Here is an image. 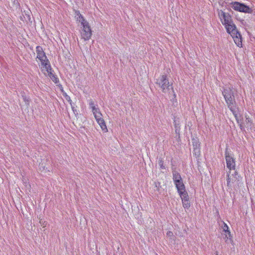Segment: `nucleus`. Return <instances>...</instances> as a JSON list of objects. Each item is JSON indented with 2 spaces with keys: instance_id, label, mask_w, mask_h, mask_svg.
Returning a JSON list of instances; mask_svg holds the SVG:
<instances>
[{
  "instance_id": "nucleus-1",
  "label": "nucleus",
  "mask_w": 255,
  "mask_h": 255,
  "mask_svg": "<svg viewBox=\"0 0 255 255\" xmlns=\"http://www.w3.org/2000/svg\"><path fill=\"white\" fill-rule=\"evenodd\" d=\"M222 93L228 107L236 117L237 114L235 110L236 108V102L235 98V93L233 87H223Z\"/></svg>"
},
{
  "instance_id": "nucleus-2",
  "label": "nucleus",
  "mask_w": 255,
  "mask_h": 255,
  "mask_svg": "<svg viewBox=\"0 0 255 255\" xmlns=\"http://www.w3.org/2000/svg\"><path fill=\"white\" fill-rule=\"evenodd\" d=\"M155 84L161 89L162 92L165 94H170V90L173 92L172 85L169 84L166 75L160 76L156 79Z\"/></svg>"
},
{
  "instance_id": "nucleus-3",
  "label": "nucleus",
  "mask_w": 255,
  "mask_h": 255,
  "mask_svg": "<svg viewBox=\"0 0 255 255\" xmlns=\"http://www.w3.org/2000/svg\"><path fill=\"white\" fill-rule=\"evenodd\" d=\"M36 52L37 54L36 58L39 60L41 65L43 66L48 65V67H49L50 62L47 59L42 47L40 46H37L36 47Z\"/></svg>"
},
{
  "instance_id": "nucleus-4",
  "label": "nucleus",
  "mask_w": 255,
  "mask_h": 255,
  "mask_svg": "<svg viewBox=\"0 0 255 255\" xmlns=\"http://www.w3.org/2000/svg\"><path fill=\"white\" fill-rule=\"evenodd\" d=\"M232 7L236 11L248 13H252L253 9L244 3L235 1L232 2Z\"/></svg>"
},
{
  "instance_id": "nucleus-5",
  "label": "nucleus",
  "mask_w": 255,
  "mask_h": 255,
  "mask_svg": "<svg viewBox=\"0 0 255 255\" xmlns=\"http://www.w3.org/2000/svg\"><path fill=\"white\" fill-rule=\"evenodd\" d=\"M83 26V29L81 32V36L85 40H88L91 38L92 36V30L89 23L87 21L81 24Z\"/></svg>"
},
{
  "instance_id": "nucleus-6",
  "label": "nucleus",
  "mask_w": 255,
  "mask_h": 255,
  "mask_svg": "<svg viewBox=\"0 0 255 255\" xmlns=\"http://www.w3.org/2000/svg\"><path fill=\"white\" fill-rule=\"evenodd\" d=\"M225 158L227 168L230 170H235L236 167L235 159L227 148H226L225 151Z\"/></svg>"
},
{
  "instance_id": "nucleus-7",
  "label": "nucleus",
  "mask_w": 255,
  "mask_h": 255,
  "mask_svg": "<svg viewBox=\"0 0 255 255\" xmlns=\"http://www.w3.org/2000/svg\"><path fill=\"white\" fill-rule=\"evenodd\" d=\"M219 16L220 18V20L224 26L232 22L233 20L231 15L228 13L220 10L218 12Z\"/></svg>"
},
{
  "instance_id": "nucleus-8",
  "label": "nucleus",
  "mask_w": 255,
  "mask_h": 255,
  "mask_svg": "<svg viewBox=\"0 0 255 255\" xmlns=\"http://www.w3.org/2000/svg\"><path fill=\"white\" fill-rule=\"evenodd\" d=\"M225 27L226 29L227 32L231 36H235V34H237L239 32L233 21L231 22V23H229L225 25Z\"/></svg>"
},
{
  "instance_id": "nucleus-9",
  "label": "nucleus",
  "mask_w": 255,
  "mask_h": 255,
  "mask_svg": "<svg viewBox=\"0 0 255 255\" xmlns=\"http://www.w3.org/2000/svg\"><path fill=\"white\" fill-rule=\"evenodd\" d=\"M230 172L227 175V186L228 187H231L232 184L235 183L237 181H238V175L236 171L234 172V174H232L231 176L230 175Z\"/></svg>"
},
{
  "instance_id": "nucleus-10",
  "label": "nucleus",
  "mask_w": 255,
  "mask_h": 255,
  "mask_svg": "<svg viewBox=\"0 0 255 255\" xmlns=\"http://www.w3.org/2000/svg\"><path fill=\"white\" fill-rule=\"evenodd\" d=\"M44 67L48 73V76L55 83H57L59 80L56 76L53 73V71L52 69L50 63H49V67H48V65H45Z\"/></svg>"
},
{
  "instance_id": "nucleus-11",
  "label": "nucleus",
  "mask_w": 255,
  "mask_h": 255,
  "mask_svg": "<svg viewBox=\"0 0 255 255\" xmlns=\"http://www.w3.org/2000/svg\"><path fill=\"white\" fill-rule=\"evenodd\" d=\"M95 119H96L97 122L98 123V124L100 126L102 130L104 132H107L108 131V128H107V126L106 125V123H105L104 120L103 119V118H102V117H100Z\"/></svg>"
},
{
  "instance_id": "nucleus-12",
  "label": "nucleus",
  "mask_w": 255,
  "mask_h": 255,
  "mask_svg": "<svg viewBox=\"0 0 255 255\" xmlns=\"http://www.w3.org/2000/svg\"><path fill=\"white\" fill-rule=\"evenodd\" d=\"M231 36L233 37L235 43L238 47H241L242 46V37L239 32H238L237 34H235V36Z\"/></svg>"
},
{
  "instance_id": "nucleus-13",
  "label": "nucleus",
  "mask_w": 255,
  "mask_h": 255,
  "mask_svg": "<svg viewBox=\"0 0 255 255\" xmlns=\"http://www.w3.org/2000/svg\"><path fill=\"white\" fill-rule=\"evenodd\" d=\"M75 17L77 21L80 22L81 24L87 21L84 19L79 10H75Z\"/></svg>"
},
{
  "instance_id": "nucleus-14",
  "label": "nucleus",
  "mask_w": 255,
  "mask_h": 255,
  "mask_svg": "<svg viewBox=\"0 0 255 255\" xmlns=\"http://www.w3.org/2000/svg\"><path fill=\"white\" fill-rule=\"evenodd\" d=\"M172 175L173 180L174 183L182 180L180 173L176 170H173L172 171Z\"/></svg>"
},
{
  "instance_id": "nucleus-15",
  "label": "nucleus",
  "mask_w": 255,
  "mask_h": 255,
  "mask_svg": "<svg viewBox=\"0 0 255 255\" xmlns=\"http://www.w3.org/2000/svg\"><path fill=\"white\" fill-rule=\"evenodd\" d=\"M175 186L177 189V191L179 192L181 190H184L185 189V185L183 182V180H181L174 183Z\"/></svg>"
},
{
  "instance_id": "nucleus-16",
  "label": "nucleus",
  "mask_w": 255,
  "mask_h": 255,
  "mask_svg": "<svg viewBox=\"0 0 255 255\" xmlns=\"http://www.w3.org/2000/svg\"><path fill=\"white\" fill-rule=\"evenodd\" d=\"M93 113L94 115L95 118H98L100 117H103L102 113L98 107L93 108L92 109Z\"/></svg>"
},
{
  "instance_id": "nucleus-17",
  "label": "nucleus",
  "mask_w": 255,
  "mask_h": 255,
  "mask_svg": "<svg viewBox=\"0 0 255 255\" xmlns=\"http://www.w3.org/2000/svg\"><path fill=\"white\" fill-rule=\"evenodd\" d=\"M178 192L180 195L182 200H185V199H189L188 193L186 191L185 189L184 190H181Z\"/></svg>"
},
{
  "instance_id": "nucleus-18",
  "label": "nucleus",
  "mask_w": 255,
  "mask_h": 255,
  "mask_svg": "<svg viewBox=\"0 0 255 255\" xmlns=\"http://www.w3.org/2000/svg\"><path fill=\"white\" fill-rule=\"evenodd\" d=\"M193 148H200V143L198 139L193 138L192 139Z\"/></svg>"
},
{
  "instance_id": "nucleus-19",
  "label": "nucleus",
  "mask_w": 255,
  "mask_h": 255,
  "mask_svg": "<svg viewBox=\"0 0 255 255\" xmlns=\"http://www.w3.org/2000/svg\"><path fill=\"white\" fill-rule=\"evenodd\" d=\"M222 228L223 229V231H224L225 233H227L229 235V237H231V232L229 230V227L225 222H223V225L222 226Z\"/></svg>"
},
{
  "instance_id": "nucleus-20",
  "label": "nucleus",
  "mask_w": 255,
  "mask_h": 255,
  "mask_svg": "<svg viewBox=\"0 0 255 255\" xmlns=\"http://www.w3.org/2000/svg\"><path fill=\"white\" fill-rule=\"evenodd\" d=\"M193 154L196 158L199 157L200 156V148H193Z\"/></svg>"
},
{
  "instance_id": "nucleus-21",
  "label": "nucleus",
  "mask_w": 255,
  "mask_h": 255,
  "mask_svg": "<svg viewBox=\"0 0 255 255\" xmlns=\"http://www.w3.org/2000/svg\"><path fill=\"white\" fill-rule=\"evenodd\" d=\"M183 206L184 208H188L190 205L189 201V199H185V200H182Z\"/></svg>"
},
{
  "instance_id": "nucleus-22",
  "label": "nucleus",
  "mask_w": 255,
  "mask_h": 255,
  "mask_svg": "<svg viewBox=\"0 0 255 255\" xmlns=\"http://www.w3.org/2000/svg\"><path fill=\"white\" fill-rule=\"evenodd\" d=\"M175 130L176 133L179 132V124L176 122V120L174 121Z\"/></svg>"
},
{
  "instance_id": "nucleus-23",
  "label": "nucleus",
  "mask_w": 255,
  "mask_h": 255,
  "mask_svg": "<svg viewBox=\"0 0 255 255\" xmlns=\"http://www.w3.org/2000/svg\"><path fill=\"white\" fill-rule=\"evenodd\" d=\"M158 164L161 169H165V166L163 165L164 162L162 158H159L158 159Z\"/></svg>"
},
{
  "instance_id": "nucleus-24",
  "label": "nucleus",
  "mask_w": 255,
  "mask_h": 255,
  "mask_svg": "<svg viewBox=\"0 0 255 255\" xmlns=\"http://www.w3.org/2000/svg\"><path fill=\"white\" fill-rule=\"evenodd\" d=\"M23 100L25 102L26 105H29V100L27 98L26 96L22 95V96Z\"/></svg>"
},
{
  "instance_id": "nucleus-25",
  "label": "nucleus",
  "mask_w": 255,
  "mask_h": 255,
  "mask_svg": "<svg viewBox=\"0 0 255 255\" xmlns=\"http://www.w3.org/2000/svg\"><path fill=\"white\" fill-rule=\"evenodd\" d=\"M89 106H90V108L92 109V110L93 109V108L96 107L94 104V102L92 100H91L90 101Z\"/></svg>"
},
{
  "instance_id": "nucleus-26",
  "label": "nucleus",
  "mask_w": 255,
  "mask_h": 255,
  "mask_svg": "<svg viewBox=\"0 0 255 255\" xmlns=\"http://www.w3.org/2000/svg\"><path fill=\"white\" fill-rule=\"evenodd\" d=\"M65 98H66V100L70 103L71 106H72V100L70 99V97L69 96H68V95H66L65 96Z\"/></svg>"
},
{
  "instance_id": "nucleus-27",
  "label": "nucleus",
  "mask_w": 255,
  "mask_h": 255,
  "mask_svg": "<svg viewBox=\"0 0 255 255\" xmlns=\"http://www.w3.org/2000/svg\"><path fill=\"white\" fill-rule=\"evenodd\" d=\"M166 235L169 237H172L173 236V233L171 231H168L167 232Z\"/></svg>"
},
{
  "instance_id": "nucleus-28",
  "label": "nucleus",
  "mask_w": 255,
  "mask_h": 255,
  "mask_svg": "<svg viewBox=\"0 0 255 255\" xmlns=\"http://www.w3.org/2000/svg\"><path fill=\"white\" fill-rule=\"evenodd\" d=\"M225 239H226V242H227L228 240L230 239V237H229V235L227 233L225 234Z\"/></svg>"
},
{
  "instance_id": "nucleus-29",
  "label": "nucleus",
  "mask_w": 255,
  "mask_h": 255,
  "mask_svg": "<svg viewBox=\"0 0 255 255\" xmlns=\"http://www.w3.org/2000/svg\"><path fill=\"white\" fill-rule=\"evenodd\" d=\"M71 106V108H72V109L73 111V112L75 114V112H76V110H75L74 107L73 106V105L72 104V106Z\"/></svg>"
},
{
  "instance_id": "nucleus-30",
  "label": "nucleus",
  "mask_w": 255,
  "mask_h": 255,
  "mask_svg": "<svg viewBox=\"0 0 255 255\" xmlns=\"http://www.w3.org/2000/svg\"><path fill=\"white\" fill-rule=\"evenodd\" d=\"M246 122H250V119L249 118L246 117Z\"/></svg>"
},
{
  "instance_id": "nucleus-31",
  "label": "nucleus",
  "mask_w": 255,
  "mask_h": 255,
  "mask_svg": "<svg viewBox=\"0 0 255 255\" xmlns=\"http://www.w3.org/2000/svg\"><path fill=\"white\" fill-rule=\"evenodd\" d=\"M216 255H218V252H216Z\"/></svg>"
}]
</instances>
